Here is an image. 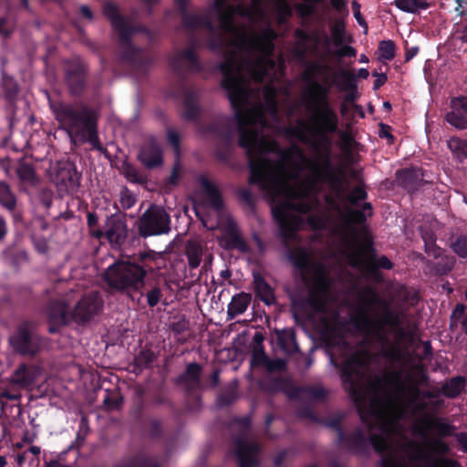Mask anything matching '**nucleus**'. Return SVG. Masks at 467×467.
I'll return each mask as SVG.
<instances>
[{
  "instance_id": "obj_47",
  "label": "nucleus",
  "mask_w": 467,
  "mask_h": 467,
  "mask_svg": "<svg viewBox=\"0 0 467 467\" xmlns=\"http://www.w3.org/2000/svg\"><path fill=\"white\" fill-rule=\"evenodd\" d=\"M286 385L287 380L282 377L270 378L259 382L260 389L268 393L283 391Z\"/></svg>"
},
{
  "instance_id": "obj_22",
  "label": "nucleus",
  "mask_w": 467,
  "mask_h": 467,
  "mask_svg": "<svg viewBox=\"0 0 467 467\" xmlns=\"http://www.w3.org/2000/svg\"><path fill=\"white\" fill-rule=\"evenodd\" d=\"M138 160L149 170H152L162 165V150L155 139L151 138L140 147L138 154Z\"/></svg>"
},
{
  "instance_id": "obj_50",
  "label": "nucleus",
  "mask_w": 467,
  "mask_h": 467,
  "mask_svg": "<svg viewBox=\"0 0 467 467\" xmlns=\"http://www.w3.org/2000/svg\"><path fill=\"white\" fill-rule=\"evenodd\" d=\"M0 203L9 211L15 210L16 206V199L5 182H0Z\"/></svg>"
},
{
  "instance_id": "obj_35",
  "label": "nucleus",
  "mask_w": 467,
  "mask_h": 467,
  "mask_svg": "<svg viewBox=\"0 0 467 467\" xmlns=\"http://www.w3.org/2000/svg\"><path fill=\"white\" fill-rule=\"evenodd\" d=\"M397 184L408 192H413L420 186L419 173L414 169H401L396 171Z\"/></svg>"
},
{
  "instance_id": "obj_13",
  "label": "nucleus",
  "mask_w": 467,
  "mask_h": 467,
  "mask_svg": "<svg viewBox=\"0 0 467 467\" xmlns=\"http://www.w3.org/2000/svg\"><path fill=\"white\" fill-rule=\"evenodd\" d=\"M64 82L69 96L82 98L88 88L89 67L78 57L64 62Z\"/></svg>"
},
{
  "instance_id": "obj_40",
  "label": "nucleus",
  "mask_w": 467,
  "mask_h": 467,
  "mask_svg": "<svg viewBox=\"0 0 467 467\" xmlns=\"http://www.w3.org/2000/svg\"><path fill=\"white\" fill-rule=\"evenodd\" d=\"M461 324L462 332L467 335V307L462 303L456 304L450 316L449 328L451 331L457 329Z\"/></svg>"
},
{
  "instance_id": "obj_24",
  "label": "nucleus",
  "mask_w": 467,
  "mask_h": 467,
  "mask_svg": "<svg viewBox=\"0 0 467 467\" xmlns=\"http://www.w3.org/2000/svg\"><path fill=\"white\" fill-rule=\"evenodd\" d=\"M451 110L446 113L445 120L457 130L467 129V97L454 98L451 101Z\"/></svg>"
},
{
  "instance_id": "obj_63",
  "label": "nucleus",
  "mask_w": 467,
  "mask_h": 467,
  "mask_svg": "<svg viewBox=\"0 0 467 467\" xmlns=\"http://www.w3.org/2000/svg\"><path fill=\"white\" fill-rule=\"evenodd\" d=\"M368 437L369 450L371 447L373 450L379 454H382L387 450V441L382 435L371 434Z\"/></svg>"
},
{
  "instance_id": "obj_28",
  "label": "nucleus",
  "mask_w": 467,
  "mask_h": 467,
  "mask_svg": "<svg viewBox=\"0 0 467 467\" xmlns=\"http://www.w3.org/2000/svg\"><path fill=\"white\" fill-rule=\"evenodd\" d=\"M283 240L287 248L286 256L289 262L302 273L308 272L311 268V257L307 250L304 247L293 249L288 245L290 240Z\"/></svg>"
},
{
  "instance_id": "obj_33",
  "label": "nucleus",
  "mask_w": 467,
  "mask_h": 467,
  "mask_svg": "<svg viewBox=\"0 0 467 467\" xmlns=\"http://www.w3.org/2000/svg\"><path fill=\"white\" fill-rule=\"evenodd\" d=\"M145 410V389L140 386H137L134 389V400L133 405L130 409V415L136 424L145 425V420L147 419L144 416Z\"/></svg>"
},
{
  "instance_id": "obj_42",
  "label": "nucleus",
  "mask_w": 467,
  "mask_h": 467,
  "mask_svg": "<svg viewBox=\"0 0 467 467\" xmlns=\"http://www.w3.org/2000/svg\"><path fill=\"white\" fill-rule=\"evenodd\" d=\"M373 214V207L370 202H364L361 209L348 211L346 220L348 223L353 224H363L367 220V216L370 217Z\"/></svg>"
},
{
  "instance_id": "obj_54",
  "label": "nucleus",
  "mask_w": 467,
  "mask_h": 467,
  "mask_svg": "<svg viewBox=\"0 0 467 467\" xmlns=\"http://www.w3.org/2000/svg\"><path fill=\"white\" fill-rule=\"evenodd\" d=\"M368 195L365 189V186L357 185L349 192L346 199L352 206L358 207L360 206L359 202L361 201H365L368 199Z\"/></svg>"
},
{
  "instance_id": "obj_37",
  "label": "nucleus",
  "mask_w": 467,
  "mask_h": 467,
  "mask_svg": "<svg viewBox=\"0 0 467 467\" xmlns=\"http://www.w3.org/2000/svg\"><path fill=\"white\" fill-rule=\"evenodd\" d=\"M466 384L467 379L464 376L452 377L441 386V395L448 399H455L464 391Z\"/></svg>"
},
{
  "instance_id": "obj_58",
  "label": "nucleus",
  "mask_w": 467,
  "mask_h": 467,
  "mask_svg": "<svg viewBox=\"0 0 467 467\" xmlns=\"http://www.w3.org/2000/svg\"><path fill=\"white\" fill-rule=\"evenodd\" d=\"M264 97L265 99V103L269 108V111L271 113L275 114L277 112V103H276V90L275 88L272 85H267L264 88Z\"/></svg>"
},
{
  "instance_id": "obj_17",
  "label": "nucleus",
  "mask_w": 467,
  "mask_h": 467,
  "mask_svg": "<svg viewBox=\"0 0 467 467\" xmlns=\"http://www.w3.org/2000/svg\"><path fill=\"white\" fill-rule=\"evenodd\" d=\"M277 38V33L267 25L258 35L249 36L245 32L239 34L238 43L234 47L238 50L258 51L265 56H270L274 50V41Z\"/></svg>"
},
{
  "instance_id": "obj_23",
  "label": "nucleus",
  "mask_w": 467,
  "mask_h": 467,
  "mask_svg": "<svg viewBox=\"0 0 467 467\" xmlns=\"http://www.w3.org/2000/svg\"><path fill=\"white\" fill-rule=\"evenodd\" d=\"M81 173L73 162H61L56 172L57 184L64 186L67 191H77L80 185Z\"/></svg>"
},
{
  "instance_id": "obj_49",
  "label": "nucleus",
  "mask_w": 467,
  "mask_h": 467,
  "mask_svg": "<svg viewBox=\"0 0 467 467\" xmlns=\"http://www.w3.org/2000/svg\"><path fill=\"white\" fill-rule=\"evenodd\" d=\"M448 148L458 159H467V140L451 137L447 141Z\"/></svg>"
},
{
  "instance_id": "obj_36",
  "label": "nucleus",
  "mask_w": 467,
  "mask_h": 467,
  "mask_svg": "<svg viewBox=\"0 0 467 467\" xmlns=\"http://www.w3.org/2000/svg\"><path fill=\"white\" fill-rule=\"evenodd\" d=\"M333 77L332 85L341 91H355L358 87L357 76L352 71L341 68L335 72Z\"/></svg>"
},
{
  "instance_id": "obj_26",
  "label": "nucleus",
  "mask_w": 467,
  "mask_h": 467,
  "mask_svg": "<svg viewBox=\"0 0 467 467\" xmlns=\"http://www.w3.org/2000/svg\"><path fill=\"white\" fill-rule=\"evenodd\" d=\"M47 315L48 322L68 325L72 321L69 306L65 301H51L47 306Z\"/></svg>"
},
{
  "instance_id": "obj_8",
  "label": "nucleus",
  "mask_w": 467,
  "mask_h": 467,
  "mask_svg": "<svg viewBox=\"0 0 467 467\" xmlns=\"http://www.w3.org/2000/svg\"><path fill=\"white\" fill-rule=\"evenodd\" d=\"M312 133L316 137L311 143L316 155L311 163L310 171L315 181L319 182L329 173L341 171V167L334 165L331 158L333 135L337 133V131L313 129Z\"/></svg>"
},
{
  "instance_id": "obj_39",
  "label": "nucleus",
  "mask_w": 467,
  "mask_h": 467,
  "mask_svg": "<svg viewBox=\"0 0 467 467\" xmlns=\"http://www.w3.org/2000/svg\"><path fill=\"white\" fill-rule=\"evenodd\" d=\"M226 248L237 250L241 253L250 251L248 243L243 238L235 226H230L226 230Z\"/></svg>"
},
{
  "instance_id": "obj_44",
  "label": "nucleus",
  "mask_w": 467,
  "mask_h": 467,
  "mask_svg": "<svg viewBox=\"0 0 467 467\" xmlns=\"http://www.w3.org/2000/svg\"><path fill=\"white\" fill-rule=\"evenodd\" d=\"M377 328L381 332L386 326L391 327L398 334L400 327H402V321L399 314L390 309L384 312L383 317L377 322Z\"/></svg>"
},
{
  "instance_id": "obj_34",
  "label": "nucleus",
  "mask_w": 467,
  "mask_h": 467,
  "mask_svg": "<svg viewBox=\"0 0 467 467\" xmlns=\"http://www.w3.org/2000/svg\"><path fill=\"white\" fill-rule=\"evenodd\" d=\"M36 368L26 363H21L13 373L12 381L16 385L27 388L36 381Z\"/></svg>"
},
{
  "instance_id": "obj_12",
  "label": "nucleus",
  "mask_w": 467,
  "mask_h": 467,
  "mask_svg": "<svg viewBox=\"0 0 467 467\" xmlns=\"http://www.w3.org/2000/svg\"><path fill=\"white\" fill-rule=\"evenodd\" d=\"M454 429V426L446 422L444 419L425 412L415 428V433L426 437L430 431H436L440 438L431 441V449L436 453L446 454L449 452L450 447L441 438L451 436Z\"/></svg>"
},
{
  "instance_id": "obj_57",
  "label": "nucleus",
  "mask_w": 467,
  "mask_h": 467,
  "mask_svg": "<svg viewBox=\"0 0 467 467\" xmlns=\"http://www.w3.org/2000/svg\"><path fill=\"white\" fill-rule=\"evenodd\" d=\"M451 247L452 251L461 258L467 257V236L460 234L454 240H451Z\"/></svg>"
},
{
  "instance_id": "obj_41",
  "label": "nucleus",
  "mask_w": 467,
  "mask_h": 467,
  "mask_svg": "<svg viewBox=\"0 0 467 467\" xmlns=\"http://www.w3.org/2000/svg\"><path fill=\"white\" fill-rule=\"evenodd\" d=\"M318 182H327L330 189L336 193V195L340 198L343 194L346 184L344 170L341 168V171H334L329 173Z\"/></svg>"
},
{
  "instance_id": "obj_38",
  "label": "nucleus",
  "mask_w": 467,
  "mask_h": 467,
  "mask_svg": "<svg viewBox=\"0 0 467 467\" xmlns=\"http://www.w3.org/2000/svg\"><path fill=\"white\" fill-rule=\"evenodd\" d=\"M252 296L248 293L241 292L232 297L228 305L227 314L231 318L244 313L250 305Z\"/></svg>"
},
{
  "instance_id": "obj_27",
  "label": "nucleus",
  "mask_w": 467,
  "mask_h": 467,
  "mask_svg": "<svg viewBox=\"0 0 467 467\" xmlns=\"http://www.w3.org/2000/svg\"><path fill=\"white\" fill-rule=\"evenodd\" d=\"M198 182L203 190L210 206L214 211L221 212L224 207V202L219 188L203 174L198 177Z\"/></svg>"
},
{
  "instance_id": "obj_3",
  "label": "nucleus",
  "mask_w": 467,
  "mask_h": 467,
  "mask_svg": "<svg viewBox=\"0 0 467 467\" xmlns=\"http://www.w3.org/2000/svg\"><path fill=\"white\" fill-rule=\"evenodd\" d=\"M368 363L359 355H354L351 358L347 359L341 368V379L344 389L348 392L349 397L356 403L359 418L363 424L373 428V419L378 417V412L371 406L368 407L367 390L368 389L375 396H379L385 391L388 385L390 384L391 379H400L399 373H389L375 375L368 386L364 383L365 373L363 368Z\"/></svg>"
},
{
  "instance_id": "obj_6",
  "label": "nucleus",
  "mask_w": 467,
  "mask_h": 467,
  "mask_svg": "<svg viewBox=\"0 0 467 467\" xmlns=\"http://www.w3.org/2000/svg\"><path fill=\"white\" fill-rule=\"evenodd\" d=\"M48 106L59 128L70 140L99 119V112L82 100L66 101L48 97Z\"/></svg>"
},
{
  "instance_id": "obj_30",
  "label": "nucleus",
  "mask_w": 467,
  "mask_h": 467,
  "mask_svg": "<svg viewBox=\"0 0 467 467\" xmlns=\"http://www.w3.org/2000/svg\"><path fill=\"white\" fill-rule=\"evenodd\" d=\"M253 287L256 297L265 305L271 306L275 303L274 289L258 272L253 273Z\"/></svg>"
},
{
  "instance_id": "obj_31",
  "label": "nucleus",
  "mask_w": 467,
  "mask_h": 467,
  "mask_svg": "<svg viewBox=\"0 0 467 467\" xmlns=\"http://www.w3.org/2000/svg\"><path fill=\"white\" fill-rule=\"evenodd\" d=\"M112 467H161V463L156 456L138 452L119 460Z\"/></svg>"
},
{
  "instance_id": "obj_46",
  "label": "nucleus",
  "mask_w": 467,
  "mask_h": 467,
  "mask_svg": "<svg viewBox=\"0 0 467 467\" xmlns=\"http://www.w3.org/2000/svg\"><path fill=\"white\" fill-rule=\"evenodd\" d=\"M421 237L424 242V250L429 256L439 258L441 254V248L436 244V235L431 231H422Z\"/></svg>"
},
{
  "instance_id": "obj_43",
  "label": "nucleus",
  "mask_w": 467,
  "mask_h": 467,
  "mask_svg": "<svg viewBox=\"0 0 467 467\" xmlns=\"http://www.w3.org/2000/svg\"><path fill=\"white\" fill-rule=\"evenodd\" d=\"M330 30L333 43L336 47H341L344 44H350L353 42L352 36L347 34L346 26L343 21L337 20L331 26Z\"/></svg>"
},
{
  "instance_id": "obj_52",
  "label": "nucleus",
  "mask_w": 467,
  "mask_h": 467,
  "mask_svg": "<svg viewBox=\"0 0 467 467\" xmlns=\"http://www.w3.org/2000/svg\"><path fill=\"white\" fill-rule=\"evenodd\" d=\"M157 356L153 350L149 348H141L134 357L136 364H139L140 367H144L146 369L151 368Z\"/></svg>"
},
{
  "instance_id": "obj_29",
  "label": "nucleus",
  "mask_w": 467,
  "mask_h": 467,
  "mask_svg": "<svg viewBox=\"0 0 467 467\" xmlns=\"http://www.w3.org/2000/svg\"><path fill=\"white\" fill-rule=\"evenodd\" d=\"M246 65L252 78L257 83H263L269 70L275 68V62L269 58L247 59Z\"/></svg>"
},
{
  "instance_id": "obj_5",
  "label": "nucleus",
  "mask_w": 467,
  "mask_h": 467,
  "mask_svg": "<svg viewBox=\"0 0 467 467\" xmlns=\"http://www.w3.org/2000/svg\"><path fill=\"white\" fill-rule=\"evenodd\" d=\"M332 68L328 64L312 62L303 74V79L309 86L307 94L308 110L311 112L309 121L313 129H323L326 131H338L339 119L337 111L329 101L331 83L327 80L320 83L316 80L317 74L330 71Z\"/></svg>"
},
{
  "instance_id": "obj_60",
  "label": "nucleus",
  "mask_w": 467,
  "mask_h": 467,
  "mask_svg": "<svg viewBox=\"0 0 467 467\" xmlns=\"http://www.w3.org/2000/svg\"><path fill=\"white\" fill-rule=\"evenodd\" d=\"M16 173L22 182H31L35 177L33 167L26 162L19 163L16 169Z\"/></svg>"
},
{
  "instance_id": "obj_32",
  "label": "nucleus",
  "mask_w": 467,
  "mask_h": 467,
  "mask_svg": "<svg viewBox=\"0 0 467 467\" xmlns=\"http://www.w3.org/2000/svg\"><path fill=\"white\" fill-rule=\"evenodd\" d=\"M99 119H96L88 128L76 136L71 141L74 145L88 142L93 149L102 151L104 150L99 138Z\"/></svg>"
},
{
  "instance_id": "obj_2",
  "label": "nucleus",
  "mask_w": 467,
  "mask_h": 467,
  "mask_svg": "<svg viewBox=\"0 0 467 467\" xmlns=\"http://www.w3.org/2000/svg\"><path fill=\"white\" fill-rule=\"evenodd\" d=\"M200 47V40L196 36H192L190 45L184 49L177 51L169 60V65L177 76L183 96L184 113L183 118L187 121L197 123L200 133L203 136H212L221 140L222 147L217 150V157L222 161H226L231 154L234 122L231 117L226 115H216L209 123H204L199 119L201 115L200 96L198 92L186 86L187 76L189 73H200L202 71V66L196 53Z\"/></svg>"
},
{
  "instance_id": "obj_18",
  "label": "nucleus",
  "mask_w": 467,
  "mask_h": 467,
  "mask_svg": "<svg viewBox=\"0 0 467 467\" xmlns=\"http://www.w3.org/2000/svg\"><path fill=\"white\" fill-rule=\"evenodd\" d=\"M104 301L99 292L84 295L71 311L72 321L79 326L88 324L103 309Z\"/></svg>"
},
{
  "instance_id": "obj_25",
  "label": "nucleus",
  "mask_w": 467,
  "mask_h": 467,
  "mask_svg": "<svg viewBox=\"0 0 467 467\" xmlns=\"http://www.w3.org/2000/svg\"><path fill=\"white\" fill-rule=\"evenodd\" d=\"M216 14L218 15L220 24L218 30L223 34L225 40L226 35H233L234 39L230 44L234 47V44L238 43L239 34H244V31L239 29L234 24V7H229L227 10H223ZM226 46L227 42L225 41V47Z\"/></svg>"
},
{
  "instance_id": "obj_4",
  "label": "nucleus",
  "mask_w": 467,
  "mask_h": 467,
  "mask_svg": "<svg viewBox=\"0 0 467 467\" xmlns=\"http://www.w3.org/2000/svg\"><path fill=\"white\" fill-rule=\"evenodd\" d=\"M157 254L153 250L140 252L126 260L119 259L109 265L102 275L109 287L133 299L132 294L140 292L145 286L146 276L153 272L149 262L155 261Z\"/></svg>"
},
{
  "instance_id": "obj_55",
  "label": "nucleus",
  "mask_w": 467,
  "mask_h": 467,
  "mask_svg": "<svg viewBox=\"0 0 467 467\" xmlns=\"http://www.w3.org/2000/svg\"><path fill=\"white\" fill-rule=\"evenodd\" d=\"M89 431L88 419L87 416H82L79 420L78 431L75 441L70 445V449L73 447L79 448L84 443L86 437Z\"/></svg>"
},
{
  "instance_id": "obj_11",
  "label": "nucleus",
  "mask_w": 467,
  "mask_h": 467,
  "mask_svg": "<svg viewBox=\"0 0 467 467\" xmlns=\"http://www.w3.org/2000/svg\"><path fill=\"white\" fill-rule=\"evenodd\" d=\"M202 367L197 362H191L186 365L183 372L174 379V385L182 389L186 398V408L190 411L200 410L202 405L201 396L198 391L202 389Z\"/></svg>"
},
{
  "instance_id": "obj_9",
  "label": "nucleus",
  "mask_w": 467,
  "mask_h": 467,
  "mask_svg": "<svg viewBox=\"0 0 467 467\" xmlns=\"http://www.w3.org/2000/svg\"><path fill=\"white\" fill-rule=\"evenodd\" d=\"M14 353L34 358L47 345V339L36 331V324L31 320L22 321L17 325L8 338Z\"/></svg>"
},
{
  "instance_id": "obj_19",
  "label": "nucleus",
  "mask_w": 467,
  "mask_h": 467,
  "mask_svg": "<svg viewBox=\"0 0 467 467\" xmlns=\"http://www.w3.org/2000/svg\"><path fill=\"white\" fill-rule=\"evenodd\" d=\"M337 444L352 454L358 456L369 455V441L361 428H356L350 432H345L344 438Z\"/></svg>"
},
{
  "instance_id": "obj_16",
  "label": "nucleus",
  "mask_w": 467,
  "mask_h": 467,
  "mask_svg": "<svg viewBox=\"0 0 467 467\" xmlns=\"http://www.w3.org/2000/svg\"><path fill=\"white\" fill-rule=\"evenodd\" d=\"M353 265L360 266L368 275L379 278V269L390 270L393 263L386 256L377 258L372 239H367L359 253L355 255Z\"/></svg>"
},
{
  "instance_id": "obj_59",
  "label": "nucleus",
  "mask_w": 467,
  "mask_h": 467,
  "mask_svg": "<svg viewBox=\"0 0 467 467\" xmlns=\"http://www.w3.org/2000/svg\"><path fill=\"white\" fill-rule=\"evenodd\" d=\"M381 58L390 61L395 57V43L392 40H382L379 44Z\"/></svg>"
},
{
  "instance_id": "obj_21",
  "label": "nucleus",
  "mask_w": 467,
  "mask_h": 467,
  "mask_svg": "<svg viewBox=\"0 0 467 467\" xmlns=\"http://www.w3.org/2000/svg\"><path fill=\"white\" fill-rule=\"evenodd\" d=\"M128 236V227L123 216L111 215L107 220L105 238L114 246H122Z\"/></svg>"
},
{
  "instance_id": "obj_56",
  "label": "nucleus",
  "mask_w": 467,
  "mask_h": 467,
  "mask_svg": "<svg viewBox=\"0 0 467 467\" xmlns=\"http://www.w3.org/2000/svg\"><path fill=\"white\" fill-rule=\"evenodd\" d=\"M3 88L6 99L13 100L18 93V85L16 81L9 76L3 77Z\"/></svg>"
},
{
  "instance_id": "obj_20",
  "label": "nucleus",
  "mask_w": 467,
  "mask_h": 467,
  "mask_svg": "<svg viewBox=\"0 0 467 467\" xmlns=\"http://www.w3.org/2000/svg\"><path fill=\"white\" fill-rule=\"evenodd\" d=\"M260 450V445L257 442L238 439L235 454L239 467L257 466Z\"/></svg>"
},
{
  "instance_id": "obj_45",
  "label": "nucleus",
  "mask_w": 467,
  "mask_h": 467,
  "mask_svg": "<svg viewBox=\"0 0 467 467\" xmlns=\"http://www.w3.org/2000/svg\"><path fill=\"white\" fill-rule=\"evenodd\" d=\"M395 5L401 11L407 13H418L420 10H426L431 6L428 0H395Z\"/></svg>"
},
{
  "instance_id": "obj_61",
  "label": "nucleus",
  "mask_w": 467,
  "mask_h": 467,
  "mask_svg": "<svg viewBox=\"0 0 467 467\" xmlns=\"http://www.w3.org/2000/svg\"><path fill=\"white\" fill-rule=\"evenodd\" d=\"M275 8L278 15V22L280 24L292 16V8L286 0H278L275 3Z\"/></svg>"
},
{
  "instance_id": "obj_53",
  "label": "nucleus",
  "mask_w": 467,
  "mask_h": 467,
  "mask_svg": "<svg viewBox=\"0 0 467 467\" xmlns=\"http://www.w3.org/2000/svg\"><path fill=\"white\" fill-rule=\"evenodd\" d=\"M441 258L435 263L433 270L439 275H448L455 265V258L453 256H440Z\"/></svg>"
},
{
  "instance_id": "obj_15",
  "label": "nucleus",
  "mask_w": 467,
  "mask_h": 467,
  "mask_svg": "<svg viewBox=\"0 0 467 467\" xmlns=\"http://www.w3.org/2000/svg\"><path fill=\"white\" fill-rule=\"evenodd\" d=\"M137 228L143 238L166 234L171 231V217L161 206L151 204L139 217Z\"/></svg>"
},
{
  "instance_id": "obj_10",
  "label": "nucleus",
  "mask_w": 467,
  "mask_h": 467,
  "mask_svg": "<svg viewBox=\"0 0 467 467\" xmlns=\"http://www.w3.org/2000/svg\"><path fill=\"white\" fill-rule=\"evenodd\" d=\"M292 210L300 213H308L312 211V205L304 201L295 203L286 200L273 207L272 213L278 226L279 234L285 241L295 239L299 223L296 216L289 213Z\"/></svg>"
},
{
  "instance_id": "obj_1",
  "label": "nucleus",
  "mask_w": 467,
  "mask_h": 467,
  "mask_svg": "<svg viewBox=\"0 0 467 467\" xmlns=\"http://www.w3.org/2000/svg\"><path fill=\"white\" fill-rule=\"evenodd\" d=\"M223 74L221 87L227 92L228 99L234 109V120L238 125V144L245 150L250 171L249 183L259 186L273 197H278L287 189L283 178L285 164L275 161L269 153L280 150L275 140H269L260 136L256 130L248 126L257 121V113L252 109L244 110L243 106L250 96L243 76L244 61L235 49L225 53L224 60L217 65Z\"/></svg>"
},
{
  "instance_id": "obj_62",
  "label": "nucleus",
  "mask_w": 467,
  "mask_h": 467,
  "mask_svg": "<svg viewBox=\"0 0 467 467\" xmlns=\"http://www.w3.org/2000/svg\"><path fill=\"white\" fill-rule=\"evenodd\" d=\"M343 419H344V415L337 414V415L328 419L325 422L326 426L334 430L337 432V441L340 439L344 438V433L346 432L341 425Z\"/></svg>"
},
{
  "instance_id": "obj_64",
  "label": "nucleus",
  "mask_w": 467,
  "mask_h": 467,
  "mask_svg": "<svg viewBox=\"0 0 467 467\" xmlns=\"http://www.w3.org/2000/svg\"><path fill=\"white\" fill-rule=\"evenodd\" d=\"M268 357L265 353L262 347L260 348H254L252 353L250 364L251 367H265L267 362Z\"/></svg>"
},
{
  "instance_id": "obj_7",
  "label": "nucleus",
  "mask_w": 467,
  "mask_h": 467,
  "mask_svg": "<svg viewBox=\"0 0 467 467\" xmlns=\"http://www.w3.org/2000/svg\"><path fill=\"white\" fill-rule=\"evenodd\" d=\"M103 14L109 20L113 29L119 34L121 59L136 69L144 70L148 68L155 59L152 56L144 54L140 47H137L131 43L134 28L128 19L119 14L118 5L110 1L105 2Z\"/></svg>"
},
{
  "instance_id": "obj_14",
  "label": "nucleus",
  "mask_w": 467,
  "mask_h": 467,
  "mask_svg": "<svg viewBox=\"0 0 467 467\" xmlns=\"http://www.w3.org/2000/svg\"><path fill=\"white\" fill-rule=\"evenodd\" d=\"M182 26L189 32L199 28H205L208 31L207 47L213 52H225V39L223 34L213 23L208 15L190 14L189 11L182 15Z\"/></svg>"
},
{
  "instance_id": "obj_48",
  "label": "nucleus",
  "mask_w": 467,
  "mask_h": 467,
  "mask_svg": "<svg viewBox=\"0 0 467 467\" xmlns=\"http://www.w3.org/2000/svg\"><path fill=\"white\" fill-rule=\"evenodd\" d=\"M296 392L304 397H308L316 401L324 400L327 397V390L320 386H303L296 389Z\"/></svg>"
},
{
  "instance_id": "obj_51",
  "label": "nucleus",
  "mask_w": 467,
  "mask_h": 467,
  "mask_svg": "<svg viewBox=\"0 0 467 467\" xmlns=\"http://www.w3.org/2000/svg\"><path fill=\"white\" fill-rule=\"evenodd\" d=\"M151 439H158L162 435L161 421L154 418H147L145 425H139Z\"/></svg>"
}]
</instances>
